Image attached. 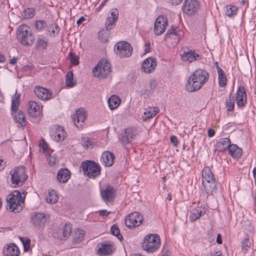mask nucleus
<instances>
[{"label": "nucleus", "instance_id": "obj_52", "mask_svg": "<svg viewBox=\"0 0 256 256\" xmlns=\"http://www.w3.org/2000/svg\"><path fill=\"white\" fill-rule=\"evenodd\" d=\"M50 165L54 166L57 163V160L54 156H50L48 159Z\"/></svg>", "mask_w": 256, "mask_h": 256}, {"label": "nucleus", "instance_id": "obj_46", "mask_svg": "<svg viewBox=\"0 0 256 256\" xmlns=\"http://www.w3.org/2000/svg\"><path fill=\"white\" fill-rule=\"evenodd\" d=\"M46 26V22L42 20H37L34 24L35 28L40 31L44 30Z\"/></svg>", "mask_w": 256, "mask_h": 256}, {"label": "nucleus", "instance_id": "obj_51", "mask_svg": "<svg viewBox=\"0 0 256 256\" xmlns=\"http://www.w3.org/2000/svg\"><path fill=\"white\" fill-rule=\"evenodd\" d=\"M82 144L83 146L88 148L92 145V141L90 138H83L81 141Z\"/></svg>", "mask_w": 256, "mask_h": 256}, {"label": "nucleus", "instance_id": "obj_38", "mask_svg": "<svg viewBox=\"0 0 256 256\" xmlns=\"http://www.w3.org/2000/svg\"><path fill=\"white\" fill-rule=\"evenodd\" d=\"M84 232L82 230L78 229L76 232L75 236L73 239L74 244H78L81 242L84 238Z\"/></svg>", "mask_w": 256, "mask_h": 256}, {"label": "nucleus", "instance_id": "obj_53", "mask_svg": "<svg viewBox=\"0 0 256 256\" xmlns=\"http://www.w3.org/2000/svg\"><path fill=\"white\" fill-rule=\"evenodd\" d=\"M34 68V66L32 64H28L25 66L23 67L22 70L25 72L30 71L32 70H33Z\"/></svg>", "mask_w": 256, "mask_h": 256}, {"label": "nucleus", "instance_id": "obj_18", "mask_svg": "<svg viewBox=\"0 0 256 256\" xmlns=\"http://www.w3.org/2000/svg\"><path fill=\"white\" fill-rule=\"evenodd\" d=\"M118 18V11L116 8H112L110 10V15L107 18L105 26L106 30L113 28Z\"/></svg>", "mask_w": 256, "mask_h": 256}, {"label": "nucleus", "instance_id": "obj_56", "mask_svg": "<svg viewBox=\"0 0 256 256\" xmlns=\"http://www.w3.org/2000/svg\"><path fill=\"white\" fill-rule=\"evenodd\" d=\"M99 214L100 216H107L110 213V212H107L106 210H102L98 211Z\"/></svg>", "mask_w": 256, "mask_h": 256}, {"label": "nucleus", "instance_id": "obj_29", "mask_svg": "<svg viewBox=\"0 0 256 256\" xmlns=\"http://www.w3.org/2000/svg\"><path fill=\"white\" fill-rule=\"evenodd\" d=\"M169 38H174V43L177 44L178 42L180 36L176 30V28L172 26L168 30L166 34L165 40H168Z\"/></svg>", "mask_w": 256, "mask_h": 256}, {"label": "nucleus", "instance_id": "obj_64", "mask_svg": "<svg viewBox=\"0 0 256 256\" xmlns=\"http://www.w3.org/2000/svg\"><path fill=\"white\" fill-rule=\"evenodd\" d=\"M106 2V0H104V2H102L101 4L100 5V6L96 8V11H100L101 9V8L104 5Z\"/></svg>", "mask_w": 256, "mask_h": 256}, {"label": "nucleus", "instance_id": "obj_43", "mask_svg": "<svg viewBox=\"0 0 256 256\" xmlns=\"http://www.w3.org/2000/svg\"><path fill=\"white\" fill-rule=\"evenodd\" d=\"M20 241L22 243L24 252H28L30 246V240L27 237H20Z\"/></svg>", "mask_w": 256, "mask_h": 256}, {"label": "nucleus", "instance_id": "obj_13", "mask_svg": "<svg viewBox=\"0 0 256 256\" xmlns=\"http://www.w3.org/2000/svg\"><path fill=\"white\" fill-rule=\"evenodd\" d=\"M168 26L167 18L164 16H158L155 20L154 31L156 36H160L164 32Z\"/></svg>", "mask_w": 256, "mask_h": 256}, {"label": "nucleus", "instance_id": "obj_24", "mask_svg": "<svg viewBox=\"0 0 256 256\" xmlns=\"http://www.w3.org/2000/svg\"><path fill=\"white\" fill-rule=\"evenodd\" d=\"M182 59L188 62H192L194 60H198L200 58V55L196 54L194 50H188L183 52V53L180 54Z\"/></svg>", "mask_w": 256, "mask_h": 256}, {"label": "nucleus", "instance_id": "obj_58", "mask_svg": "<svg viewBox=\"0 0 256 256\" xmlns=\"http://www.w3.org/2000/svg\"><path fill=\"white\" fill-rule=\"evenodd\" d=\"M169 2L172 5L176 6L182 2V0H168Z\"/></svg>", "mask_w": 256, "mask_h": 256}, {"label": "nucleus", "instance_id": "obj_48", "mask_svg": "<svg viewBox=\"0 0 256 256\" xmlns=\"http://www.w3.org/2000/svg\"><path fill=\"white\" fill-rule=\"evenodd\" d=\"M251 245L250 242L249 241V238H244L242 242V250L244 252H246L248 249L250 248Z\"/></svg>", "mask_w": 256, "mask_h": 256}, {"label": "nucleus", "instance_id": "obj_39", "mask_svg": "<svg viewBox=\"0 0 256 256\" xmlns=\"http://www.w3.org/2000/svg\"><path fill=\"white\" fill-rule=\"evenodd\" d=\"M73 73L72 71H69L66 74V82L68 87L72 88L75 86L76 83L74 81Z\"/></svg>", "mask_w": 256, "mask_h": 256}, {"label": "nucleus", "instance_id": "obj_12", "mask_svg": "<svg viewBox=\"0 0 256 256\" xmlns=\"http://www.w3.org/2000/svg\"><path fill=\"white\" fill-rule=\"evenodd\" d=\"M200 6L198 0H184L182 10L184 13L191 16L198 10Z\"/></svg>", "mask_w": 256, "mask_h": 256}, {"label": "nucleus", "instance_id": "obj_7", "mask_svg": "<svg viewBox=\"0 0 256 256\" xmlns=\"http://www.w3.org/2000/svg\"><path fill=\"white\" fill-rule=\"evenodd\" d=\"M80 168L84 174L90 178H95L100 174V166L93 161L82 162Z\"/></svg>", "mask_w": 256, "mask_h": 256}, {"label": "nucleus", "instance_id": "obj_41", "mask_svg": "<svg viewBox=\"0 0 256 256\" xmlns=\"http://www.w3.org/2000/svg\"><path fill=\"white\" fill-rule=\"evenodd\" d=\"M238 12V8L234 6H226L225 14L228 16L236 15Z\"/></svg>", "mask_w": 256, "mask_h": 256}, {"label": "nucleus", "instance_id": "obj_37", "mask_svg": "<svg viewBox=\"0 0 256 256\" xmlns=\"http://www.w3.org/2000/svg\"><path fill=\"white\" fill-rule=\"evenodd\" d=\"M60 30L58 26L56 24H51L47 29L48 34L52 36H54L58 34Z\"/></svg>", "mask_w": 256, "mask_h": 256}, {"label": "nucleus", "instance_id": "obj_63", "mask_svg": "<svg viewBox=\"0 0 256 256\" xmlns=\"http://www.w3.org/2000/svg\"><path fill=\"white\" fill-rule=\"evenodd\" d=\"M85 20V18L84 16L80 17L76 22V24L79 25L82 24Z\"/></svg>", "mask_w": 256, "mask_h": 256}, {"label": "nucleus", "instance_id": "obj_59", "mask_svg": "<svg viewBox=\"0 0 256 256\" xmlns=\"http://www.w3.org/2000/svg\"><path fill=\"white\" fill-rule=\"evenodd\" d=\"M215 134L214 130L212 128H209L208 132V136L209 137H212Z\"/></svg>", "mask_w": 256, "mask_h": 256}, {"label": "nucleus", "instance_id": "obj_27", "mask_svg": "<svg viewBox=\"0 0 256 256\" xmlns=\"http://www.w3.org/2000/svg\"><path fill=\"white\" fill-rule=\"evenodd\" d=\"M70 177V172L68 168H61L58 172L57 178L60 182H66Z\"/></svg>", "mask_w": 256, "mask_h": 256}, {"label": "nucleus", "instance_id": "obj_34", "mask_svg": "<svg viewBox=\"0 0 256 256\" xmlns=\"http://www.w3.org/2000/svg\"><path fill=\"white\" fill-rule=\"evenodd\" d=\"M229 154L233 158H239L242 154V149L232 144L228 149Z\"/></svg>", "mask_w": 256, "mask_h": 256}, {"label": "nucleus", "instance_id": "obj_26", "mask_svg": "<svg viewBox=\"0 0 256 256\" xmlns=\"http://www.w3.org/2000/svg\"><path fill=\"white\" fill-rule=\"evenodd\" d=\"M114 156L112 153L110 152H104L101 156L102 163L106 166H112L114 162Z\"/></svg>", "mask_w": 256, "mask_h": 256}, {"label": "nucleus", "instance_id": "obj_19", "mask_svg": "<svg viewBox=\"0 0 256 256\" xmlns=\"http://www.w3.org/2000/svg\"><path fill=\"white\" fill-rule=\"evenodd\" d=\"M100 194L104 202H112L116 197V190L112 186L108 185L105 189L101 190Z\"/></svg>", "mask_w": 256, "mask_h": 256}, {"label": "nucleus", "instance_id": "obj_44", "mask_svg": "<svg viewBox=\"0 0 256 256\" xmlns=\"http://www.w3.org/2000/svg\"><path fill=\"white\" fill-rule=\"evenodd\" d=\"M110 232L112 234L116 236L120 240L123 239V237L122 235L120 234V230L116 225L114 224L110 228Z\"/></svg>", "mask_w": 256, "mask_h": 256}, {"label": "nucleus", "instance_id": "obj_31", "mask_svg": "<svg viewBox=\"0 0 256 256\" xmlns=\"http://www.w3.org/2000/svg\"><path fill=\"white\" fill-rule=\"evenodd\" d=\"M205 212L200 208H194L190 212V218L191 221L194 222L204 214Z\"/></svg>", "mask_w": 256, "mask_h": 256}, {"label": "nucleus", "instance_id": "obj_54", "mask_svg": "<svg viewBox=\"0 0 256 256\" xmlns=\"http://www.w3.org/2000/svg\"><path fill=\"white\" fill-rule=\"evenodd\" d=\"M42 142H40V146L42 148L44 151L46 150L48 148V144L44 140H42Z\"/></svg>", "mask_w": 256, "mask_h": 256}, {"label": "nucleus", "instance_id": "obj_40", "mask_svg": "<svg viewBox=\"0 0 256 256\" xmlns=\"http://www.w3.org/2000/svg\"><path fill=\"white\" fill-rule=\"evenodd\" d=\"M218 144L222 146V148H221L222 150H228L232 145L230 144V139L228 138L221 139L219 142Z\"/></svg>", "mask_w": 256, "mask_h": 256}, {"label": "nucleus", "instance_id": "obj_3", "mask_svg": "<svg viewBox=\"0 0 256 256\" xmlns=\"http://www.w3.org/2000/svg\"><path fill=\"white\" fill-rule=\"evenodd\" d=\"M202 184L208 194H212L216 188V182L214 174L208 167H206L202 171Z\"/></svg>", "mask_w": 256, "mask_h": 256}, {"label": "nucleus", "instance_id": "obj_2", "mask_svg": "<svg viewBox=\"0 0 256 256\" xmlns=\"http://www.w3.org/2000/svg\"><path fill=\"white\" fill-rule=\"evenodd\" d=\"M6 202L7 209L14 212H18L22 210L24 206V196L22 197L20 192L15 190L8 195Z\"/></svg>", "mask_w": 256, "mask_h": 256}, {"label": "nucleus", "instance_id": "obj_35", "mask_svg": "<svg viewBox=\"0 0 256 256\" xmlns=\"http://www.w3.org/2000/svg\"><path fill=\"white\" fill-rule=\"evenodd\" d=\"M120 102V98L115 95L112 96L108 100V106L111 110H114L118 108Z\"/></svg>", "mask_w": 256, "mask_h": 256}, {"label": "nucleus", "instance_id": "obj_14", "mask_svg": "<svg viewBox=\"0 0 256 256\" xmlns=\"http://www.w3.org/2000/svg\"><path fill=\"white\" fill-rule=\"evenodd\" d=\"M47 222L46 214L42 212L36 213L31 217L30 222L33 226L38 229L43 228Z\"/></svg>", "mask_w": 256, "mask_h": 256}, {"label": "nucleus", "instance_id": "obj_33", "mask_svg": "<svg viewBox=\"0 0 256 256\" xmlns=\"http://www.w3.org/2000/svg\"><path fill=\"white\" fill-rule=\"evenodd\" d=\"M5 253L7 256H18L20 250L16 244H11L8 246Z\"/></svg>", "mask_w": 256, "mask_h": 256}, {"label": "nucleus", "instance_id": "obj_9", "mask_svg": "<svg viewBox=\"0 0 256 256\" xmlns=\"http://www.w3.org/2000/svg\"><path fill=\"white\" fill-rule=\"evenodd\" d=\"M111 70L110 63L106 60H102L94 68L92 72L94 76L104 78L110 74Z\"/></svg>", "mask_w": 256, "mask_h": 256}, {"label": "nucleus", "instance_id": "obj_32", "mask_svg": "<svg viewBox=\"0 0 256 256\" xmlns=\"http://www.w3.org/2000/svg\"><path fill=\"white\" fill-rule=\"evenodd\" d=\"M216 64H217L216 69L218 76V84L220 87H224L226 84L227 78L223 70L218 66L217 62Z\"/></svg>", "mask_w": 256, "mask_h": 256}, {"label": "nucleus", "instance_id": "obj_28", "mask_svg": "<svg viewBox=\"0 0 256 256\" xmlns=\"http://www.w3.org/2000/svg\"><path fill=\"white\" fill-rule=\"evenodd\" d=\"M159 108L158 107H148L146 108L142 115V120L144 121H146L148 120L154 118L158 112Z\"/></svg>", "mask_w": 256, "mask_h": 256}, {"label": "nucleus", "instance_id": "obj_45", "mask_svg": "<svg viewBox=\"0 0 256 256\" xmlns=\"http://www.w3.org/2000/svg\"><path fill=\"white\" fill-rule=\"evenodd\" d=\"M48 44V40L45 38H39L36 42V47L38 48H41L42 49H45L46 48Z\"/></svg>", "mask_w": 256, "mask_h": 256}, {"label": "nucleus", "instance_id": "obj_4", "mask_svg": "<svg viewBox=\"0 0 256 256\" xmlns=\"http://www.w3.org/2000/svg\"><path fill=\"white\" fill-rule=\"evenodd\" d=\"M17 38L25 46H31L34 41V36L26 25L20 26L17 30Z\"/></svg>", "mask_w": 256, "mask_h": 256}, {"label": "nucleus", "instance_id": "obj_61", "mask_svg": "<svg viewBox=\"0 0 256 256\" xmlns=\"http://www.w3.org/2000/svg\"><path fill=\"white\" fill-rule=\"evenodd\" d=\"M18 58L16 57H14L12 58L10 62V64L12 65H14L17 62Z\"/></svg>", "mask_w": 256, "mask_h": 256}, {"label": "nucleus", "instance_id": "obj_22", "mask_svg": "<svg viewBox=\"0 0 256 256\" xmlns=\"http://www.w3.org/2000/svg\"><path fill=\"white\" fill-rule=\"evenodd\" d=\"M98 254L100 256H106L112 254L114 250L112 244L108 242L99 244Z\"/></svg>", "mask_w": 256, "mask_h": 256}, {"label": "nucleus", "instance_id": "obj_6", "mask_svg": "<svg viewBox=\"0 0 256 256\" xmlns=\"http://www.w3.org/2000/svg\"><path fill=\"white\" fill-rule=\"evenodd\" d=\"M20 95L15 94L12 98V110L14 121L20 124L22 126H26L24 115L22 110H18L20 104Z\"/></svg>", "mask_w": 256, "mask_h": 256}, {"label": "nucleus", "instance_id": "obj_1", "mask_svg": "<svg viewBox=\"0 0 256 256\" xmlns=\"http://www.w3.org/2000/svg\"><path fill=\"white\" fill-rule=\"evenodd\" d=\"M209 74L205 70H196L188 78L186 88L188 92H194L200 90L208 80Z\"/></svg>", "mask_w": 256, "mask_h": 256}, {"label": "nucleus", "instance_id": "obj_5", "mask_svg": "<svg viewBox=\"0 0 256 256\" xmlns=\"http://www.w3.org/2000/svg\"><path fill=\"white\" fill-rule=\"evenodd\" d=\"M10 174L11 176L12 186L14 188L22 185L27 179L25 168L22 166L11 170Z\"/></svg>", "mask_w": 256, "mask_h": 256}, {"label": "nucleus", "instance_id": "obj_47", "mask_svg": "<svg viewBox=\"0 0 256 256\" xmlns=\"http://www.w3.org/2000/svg\"><path fill=\"white\" fill-rule=\"evenodd\" d=\"M68 58L72 64L74 66H77L78 64V58L75 54L70 52L68 54Z\"/></svg>", "mask_w": 256, "mask_h": 256}, {"label": "nucleus", "instance_id": "obj_25", "mask_svg": "<svg viewBox=\"0 0 256 256\" xmlns=\"http://www.w3.org/2000/svg\"><path fill=\"white\" fill-rule=\"evenodd\" d=\"M42 108L36 102L30 101L28 103V112L32 117L38 116L40 114Z\"/></svg>", "mask_w": 256, "mask_h": 256}, {"label": "nucleus", "instance_id": "obj_60", "mask_svg": "<svg viewBox=\"0 0 256 256\" xmlns=\"http://www.w3.org/2000/svg\"><path fill=\"white\" fill-rule=\"evenodd\" d=\"M145 53L148 52L150 50V42H148L145 44Z\"/></svg>", "mask_w": 256, "mask_h": 256}, {"label": "nucleus", "instance_id": "obj_8", "mask_svg": "<svg viewBox=\"0 0 256 256\" xmlns=\"http://www.w3.org/2000/svg\"><path fill=\"white\" fill-rule=\"evenodd\" d=\"M160 246V239L158 235L150 234L145 236L142 244L144 250L148 252L156 251Z\"/></svg>", "mask_w": 256, "mask_h": 256}, {"label": "nucleus", "instance_id": "obj_50", "mask_svg": "<svg viewBox=\"0 0 256 256\" xmlns=\"http://www.w3.org/2000/svg\"><path fill=\"white\" fill-rule=\"evenodd\" d=\"M226 106L228 111H232L234 108V100L230 98L226 100Z\"/></svg>", "mask_w": 256, "mask_h": 256}, {"label": "nucleus", "instance_id": "obj_21", "mask_svg": "<svg viewBox=\"0 0 256 256\" xmlns=\"http://www.w3.org/2000/svg\"><path fill=\"white\" fill-rule=\"evenodd\" d=\"M72 118L73 122L77 128H82L86 118V114L83 110H78L72 115Z\"/></svg>", "mask_w": 256, "mask_h": 256}, {"label": "nucleus", "instance_id": "obj_62", "mask_svg": "<svg viewBox=\"0 0 256 256\" xmlns=\"http://www.w3.org/2000/svg\"><path fill=\"white\" fill-rule=\"evenodd\" d=\"M216 242L218 244L222 243V240L220 234H218L216 238Z\"/></svg>", "mask_w": 256, "mask_h": 256}, {"label": "nucleus", "instance_id": "obj_17", "mask_svg": "<svg viewBox=\"0 0 256 256\" xmlns=\"http://www.w3.org/2000/svg\"><path fill=\"white\" fill-rule=\"evenodd\" d=\"M136 134V130L134 128H128L125 130L124 132L119 136L120 141L124 144H127L135 138Z\"/></svg>", "mask_w": 256, "mask_h": 256}, {"label": "nucleus", "instance_id": "obj_23", "mask_svg": "<svg viewBox=\"0 0 256 256\" xmlns=\"http://www.w3.org/2000/svg\"><path fill=\"white\" fill-rule=\"evenodd\" d=\"M246 100L247 96L246 89L244 86H240L238 88L237 90L236 96V98L237 105L238 106H244L246 104Z\"/></svg>", "mask_w": 256, "mask_h": 256}, {"label": "nucleus", "instance_id": "obj_10", "mask_svg": "<svg viewBox=\"0 0 256 256\" xmlns=\"http://www.w3.org/2000/svg\"><path fill=\"white\" fill-rule=\"evenodd\" d=\"M114 48L115 52L120 57H129L132 52V48L130 44L124 41L117 42Z\"/></svg>", "mask_w": 256, "mask_h": 256}, {"label": "nucleus", "instance_id": "obj_20", "mask_svg": "<svg viewBox=\"0 0 256 256\" xmlns=\"http://www.w3.org/2000/svg\"><path fill=\"white\" fill-rule=\"evenodd\" d=\"M156 66V60L154 58L149 57L144 61L142 69L144 72L150 74L154 70Z\"/></svg>", "mask_w": 256, "mask_h": 256}, {"label": "nucleus", "instance_id": "obj_16", "mask_svg": "<svg viewBox=\"0 0 256 256\" xmlns=\"http://www.w3.org/2000/svg\"><path fill=\"white\" fill-rule=\"evenodd\" d=\"M51 138L56 142L63 140L66 136L64 128L60 126H54L50 131Z\"/></svg>", "mask_w": 256, "mask_h": 256}, {"label": "nucleus", "instance_id": "obj_30", "mask_svg": "<svg viewBox=\"0 0 256 256\" xmlns=\"http://www.w3.org/2000/svg\"><path fill=\"white\" fill-rule=\"evenodd\" d=\"M72 232V228L70 224H66L60 230V233L62 235L58 238L60 240H65L67 238Z\"/></svg>", "mask_w": 256, "mask_h": 256}, {"label": "nucleus", "instance_id": "obj_49", "mask_svg": "<svg viewBox=\"0 0 256 256\" xmlns=\"http://www.w3.org/2000/svg\"><path fill=\"white\" fill-rule=\"evenodd\" d=\"M99 39L103 42H108V38L106 31L104 30L99 32L98 34Z\"/></svg>", "mask_w": 256, "mask_h": 256}, {"label": "nucleus", "instance_id": "obj_57", "mask_svg": "<svg viewBox=\"0 0 256 256\" xmlns=\"http://www.w3.org/2000/svg\"><path fill=\"white\" fill-rule=\"evenodd\" d=\"M170 142L172 144H174V146H177L178 142L177 138L176 136H171Z\"/></svg>", "mask_w": 256, "mask_h": 256}, {"label": "nucleus", "instance_id": "obj_11", "mask_svg": "<svg viewBox=\"0 0 256 256\" xmlns=\"http://www.w3.org/2000/svg\"><path fill=\"white\" fill-rule=\"evenodd\" d=\"M142 216L137 212L129 214L126 218L125 224L129 228H135L142 224Z\"/></svg>", "mask_w": 256, "mask_h": 256}, {"label": "nucleus", "instance_id": "obj_36", "mask_svg": "<svg viewBox=\"0 0 256 256\" xmlns=\"http://www.w3.org/2000/svg\"><path fill=\"white\" fill-rule=\"evenodd\" d=\"M58 196L54 190H50L48 192V195L46 196V200L50 204H55L57 202Z\"/></svg>", "mask_w": 256, "mask_h": 256}, {"label": "nucleus", "instance_id": "obj_55", "mask_svg": "<svg viewBox=\"0 0 256 256\" xmlns=\"http://www.w3.org/2000/svg\"><path fill=\"white\" fill-rule=\"evenodd\" d=\"M208 256H222L220 252H210Z\"/></svg>", "mask_w": 256, "mask_h": 256}, {"label": "nucleus", "instance_id": "obj_15", "mask_svg": "<svg viewBox=\"0 0 256 256\" xmlns=\"http://www.w3.org/2000/svg\"><path fill=\"white\" fill-rule=\"evenodd\" d=\"M35 95L42 100H47L52 98V92L40 86H36L34 88Z\"/></svg>", "mask_w": 256, "mask_h": 256}, {"label": "nucleus", "instance_id": "obj_42", "mask_svg": "<svg viewBox=\"0 0 256 256\" xmlns=\"http://www.w3.org/2000/svg\"><path fill=\"white\" fill-rule=\"evenodd\" d=\"M35 10L33 8H28L24 10L22 16L25 18L29 19L34 17Z\"/></svg>", "mask_w": 256, "mask_h": 256}]
</instances>
